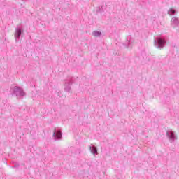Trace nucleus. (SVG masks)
<instances>
[{
    "mask_svg": "<svg viewBox=\"0 0 179 179\" xmlns=\"http://www.w3.org/2000/svg\"><path fill=\"white\" fill-rule=\"evenodd\" d=\"M101 32L99 31H94L92 32V36L94 37H101Z\"/></svg>",
    "mask_w": 179,
    "mask_h": 179,
    "instance_id": "obj_9",
    "label": "nucleus"
},
{
    "mask_svg": "<svg viewBox=\"0 0 179 179\" xmlns=\"http://www.w3.org/2000/svg\"><path fill=\"white\" fill-rule=\"evenodd\" d=\"M154 44L157 48H159L161 50V48H163L166 44V39L163 37L156 38L154 40Z\"/></svg>",
    "mask_w": 179,
    "mask_h": 179,
    "instance_id": "obj_3",
    "label": "nucleus"
},
{
    "mask_svg": "<svg viewBox=\"0 0 179 179\" xmlns=\"http://www.w3.org/2000/svg\"><path fill=\"white\" fill-rule=\"evenodd\" d=\"M73 77H69L67 79L64 80V89L67 93H71L72 89L71 85L73 83Z\"/></svg>",
    "mask_w": 179,
    "mask_h": 179,
    "instance_id": "obj_1",
    "label": "nucleus"
},
{
    "mask_svg": "<svg viewBox=\"0 0 179 179\" xmlns=\"http://www.w3.org/2000/svg\"><path fill=\"white\" fill-rule=\"evenodd\" d=\"M176 10L174 8H170L168 10V15H176Z\"/></svg>",
    "mask_w": 179,
    "mask_h": 179,
    "instance_id": "obj_10",
    "label": "nucleus"
},
{
    "mask_svg": "<svg viewBox=\"0 0 179 179\" xmlns=\"http://www.w3.org/2000/svg\"><path fill=\"white\" fill-rule=\"evenodd\" d=\"M22 1H24V0H22Z\"/></svg>",
    "mask_w": 179,
    "mask_h": 179,
    "instance_id": "obj_13",
    "label": "nucleus"
},
{
    "mask_svg": "<svg viewBox=\"0 0 179 179\" xmlns=\"http://www.w3.org/2000/svg\"><path fill=\"white\" fill-rule=\"evenodd\" d=\"M13 94L16 96L17 99L24 97L26 96V92L20 87L15 86L13 89Z\"/></svg>",
    "mask_w": 179,
    "mask_h": 179,
    "instance_id": "obj_2",
    "label": "nucleus"
},
{
    "mask_svg": "<svg viewBox=\"0 0 179 179\" xmlns=\"http://www.w3.org/2000/svg\"><path fill=\"white\" fill-rule=\"evenodd\" d=\"M21 36H22V28H20V27L15 28L14 37L15 38L16 43H18V41L20 40Z\"/></svg>",
    "mask_w": 179,
    "mask_h": 179,
    "instance_id": "obj_6",
    "label": "nucleus"
},
{
    "mask_svg": "<svg viewBox=\"0 0 179 179\" xmlns=\"http://www.w3.org/2000/svg\"><path fill=\"white\" fill-rule=\"evenodd\" d=\"M129 44H131V43L129 42V41H127V42L123 44V45H124V47L126 48H129Z\"/></svg>",
    "mask_w": 179,
    "mask_h": 179,
    "instance_id": "obj_11",
    "label": "nucleus"
},
{
    "mask_svg": "<svg viewBox=\"0 0 179 179\" xmlns=\"http://www.w3.org/2000/svg\"><path fill=\"white\" fill-rule=\"evenodd\" d=\"M53 138L55 141L62 139V131L55 128V130L53 131Z\"/></svg>",
    "mask_w": 179,
    "mask_h": 179,
    "instance_id": "obj_5",
    "label": "nucleus"
},
{
    "mask_svg": "<svg viewBox=\"0 0 179 179\" xmlns=\"http://www.w3.org/2000/svg\"><path fill=\"white\" fill-rule=\"evenodd\" d=\"M19 166H20L19 163H15L14 164L13 169H19Z\"/></svg>",
    "mask_w": 179,
    "mask_h": 179,
    "instance_id": "obj_12",
    "label": "nucleus"
},
{
    "mask_svg": "<svg viewBox=\"0 0 179 179\" xmlns=\"http://www.w3.org/2000/svg\"><path fill=\"white\" fill-rule=\"evenodd\" d=\"M171 26L176 29V27H178L179 26V19L177 17H173L171 20Z\"/></svg>",
    "mask_w": 179,
    "mask_h": 179,
    "instance_id": "obj_7",
    "label": "nucleus"
},
{
    "mask_svg": "<svg viewBox=\"0 0 179 179\" xmlns=\"http://www.w3.org/2000/svg\"><path fill=\"white\" fill-rule=\"evenodd\" d=\"M166 137L171 143H173V142L177 141V135H176V133H174L173 131H167Z\"/></svg>",
    "mask_w": 179,
    "mask_h": 179,
    "instance_id": "obj_4",
    "label": "nucleus"
},
{
    "mask_svg": "<svg viewBox=\"0 0 179 179\" xmlns=\"http://www.w3.org/2000/svg\"><path fill=\"white\" fill-rule=\"evenodd\" d=\"M89 149L91 152V153H92V155H97V147L92 145V144L90 145H89Z\"/></svg>",
    "mask_w": 179,
    "mask_h": 179,
    "instance_id": "obj_8",
    "label": "nucleus"
}]
</instances>
